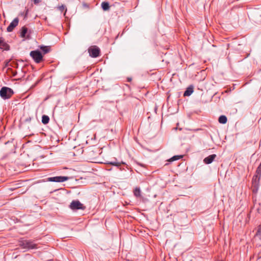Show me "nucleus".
Segmentation results:
<instances>
[{
    "label": "nucleus",
    "instance_id": "obj_24",
    "mask_svg": "<svg viewBox=\"0 0 261 261\" xmlns=\"http://www.w3.org/2000/svg\"><path fill=\"white\" fill-rule=\"evenodd\" d=\"M127 82H131V81H132V78H131V77H127Z\"/></svg>",
    "mask_w": 261,
    "mask_h": 261
},
{
    "label": "nucleus",
    "instance_id": "obj_20",
    "mask_svg": "<svg viewBox=\"0 0 261 261\" xmlns=\"http://www.w3.org/2000/svg\"><path fill=\"white\" fill-rule=\"evenodd\" d=\"M256 177L257 178L258 176H259L261 175V164L257 167L256 171Z\"/></svg>",
    "mask_w": 261,
    "mask_h": 261
},
{
    "label": "nucleus",
    "instance_id": "obj_16",
    "mask_svg": "<svg viewBox=\"0 0 261 261\" xmlns=\"http://www.w3.org/2000/svg\"><path fill=\"white\" fill-rule=\"evenodd\" d=\"M49 118L48 116L44 115L42 117V122L44 124H46L49 122Z\"/></svg>",
    "mask_w": 261,
    "mask_h": 261
},
{
    "label": "nucleus",
    "instance_id": "obj_5",
    "mask_svg": "<svg viewBox=\"0 0 261 261\" xmlns=\"http://www.w3.org/2000/svg\"><path fill=\"white\" fill-rule=\"evenodd\" d=\"M90 56L92 58H97L100 56V50L97 46H92L88 49Z\"/></svg>",
    "mask_w": 261,
    "mask_h": 261
},
{
    "label": "nucleus",
    "instance_id": "obj_7",
    "mask_svg": "<svg viewBox=\"0 0 261 261\" xmlns=\"http://www.w3.org/2000/svg\"><path fill=\"white\" fill-rule=\"evenodd\" d=\"M254 242L256 246H261V225H259L254 238Z\"/></svg>",
    "mask_w": 261,
    "mask_h": 261
},
{
    "label": "nucleus",
    "instance_id": "obj_9",
    "mask_svg": "<svg viewBox=\"0 0 261 261\" xmlns=\"http://www.w3.org/2000/svg\"><path fill=\"white\" fill-rule=\"evenodd\" d=\"M216 158L215 154H213L204 158L203 162L206 164H210L213 162V161Z\"/></svg>",
    "mask_w": 261,
    "mask_h": 261
},
{
    "label": "nucleus",
    "instance_id": "obj_25",
    "mask_svg": "<svg viewBox=\"0 0 261 261\" xmlns=\"http://www.w3.org/2000/svg\"><path fill=\"white\" fill-rule=\"evenodd\" d=\"M219 261H223V260H219Z\"/></svg>",
    "mask_w": 261,
    "mask_h": 261
},
{
    "label": "nucleus",
    "instance_id": "obj_13",
    "mask_svg": "<svg viewBox=\"0 0 261 261\" xmlns=\"http://www.w3.org/2000/svg\"><path fill=\"white\" fill-rule=\"evenodd\" d=\"M219 122L221 124H225L227 122V117L224 115H221L218 119Z\"/></svg>",
    "mask_w": 261,
    "mask_h": 261
},
{
    "label": "nucleus",
    "instance_id": "obj_17",
    "mask_svg": "<svg viewBox=\"0 0 261 261\" xmlns=\"http://www.w3.org/2000/svg\"><path fill=\"white\" fill-rule=\"evenodd\" d=\"M108 164L112 165L113 166H115L117 167L121 166V165H125V163L123 162H109Z\"/></svg>",
    "mask_w": 261,
    "mask_h": 261
},
{
    "label": "nucleus",
    "instance_id": "obj_21",
    "mask_svg": "<svg viewBox=\"0 0 261 261\" xmlns=\"http://www.w3.org/2000/svg\"><path fill=\"white\" fill-rule=\"evenodd\" d=\"M6 46H7V44L2 39H0V47H5Z\"/></svg>",
    "mask_w": 261,
    "mask_h": 261
},
{
    "label": "nucleus",
    "instance_id": "obj_8",
    "mask_svg": "<svg viewBox=\"0 0 261 261\" xmlns=\"http://www.w3.org/2000/svg\"><path fill=\"white\" fill-rule=\"evenodd\" d=\"M19 22V19L18 18H15L14 20L10 23L9 25L7 28V31L8 32H12L14 29L18 25Z\"/></svg>",
    "mask_w": 261,
    "mask_h": 261
},
{
    "label": "nucleus",
    "instance_id": "obj_10",
    "mask_svg": "<svg viewBox=\"0 0 261 261\" xmlns=\"http://www.w3.org/2000/svg\"><path fill=\"white\" fill-rule=\"evenodd\" d=\"M28 33V28L25 27H23L20 30V37L22 38H26L29 39L30 38Z\"/></svg>",
    "mask_w": 261,
    "mask_h": 261
},
{
    "label": "nucleus",
    "instance_id": "obj_2",
    "mask_svg": "<svg viewBox=\"0 0 261 261\" xmlns=\"http://www.w3.org/2000/svg\"><path fill=\"white\" fill-rule=\"evenodd\" d=\"M14 94L13 90L7 87H3L0 90V96L3 99L10 98Z\"/></svg>",
    "mask_w": 261,
    "mask_h": 261
},
{
    "label": "nucleus",
    "instance_id": "obj_6",
    "mask_svg": "<svg viewBox=\"0 0 261 261\" xmlns=\"http://www.w3.org/2000/svg\"><path fill=\"white\" fill-rule=\"evenodd\" d=\"M69 179L70 177L68 176H59L48 177L47 179V181L51 182H62L66 180H68Z\"/></svg>",
    "mask_w": 261,
    "mask_h": 261
},
{
    "label": "nucleus",
    "instance_id": "obj_1",
    "mask_svg": "<svg viewBox=\"0 0 261 261\" xmlns=\"http://www.w3.org/2000/svg\"><path fill=\"white\" fill-rule=\"evenodd\" d=\"M19 246L22 249L28 250L37 249V244L34 241L20 239L18 241Z\"/></svg>",
    "mask_w": 261,
    "mask_h": 261
},
{
    "label": "nucleus",
    "instance_id": "obj_18",
    "mask_svg": "<svg viewBox=\"0 0 261 261\" xmlns=\"http://www.w3.org/2000/svg\"><path fill=\"white\" fill-rule=\"evenodd\" d=\"M182 158V155H174L173 157H172L171 158H170L168 160V161L170 162H173V161H176V160H178L179 159H180Z\"/></svg>",
    "mask_w": 261,
    "mask_h": 261
},
{
    "label": "nucleus",
    "instance_id": "obj_19",
    "mask_svg": "<svg viewBox=\"0 0 261 261\" xmlns=\"http://www.w3.org/2000/svg\"><path fill=\"white\" fill-rule=\"evenodd\" d=\"M58 9L61 12H63L65 11L64 15H65L66 12L67 11V9H66V6L65 5H62L61 6H60L58 7Z\"/></svg>",
    "mask_w": 261,
    "mask_h": 261
},
{
    "label": "nucleus",
    "instance_id": "obj_11",
    "mask_svg": "<svg viewBox=\"0 0 261 261\" xmlns=\"http://www.w3.org/2000/svg\"><path fill=\"white\" fill-rule=\"evenodd\" d=\"M194 91V87L193 86L191 85L189 86L185 91L184 93V96H189L192 94V93Z\"/></svg>",
    "mask_w": 261,
    "mask_h": 261
},
{
    "label": "nucleus",
    "instance_id": "obj_15",
    "mask_svg": "<svg viewBox=\"0 0 261 261\" xmlns=\"http://www.w3.org/2000/svg\"><path fill=\"white\" fill-rule=\"evenodd\" d=\"M40 49L43 51L44 54L49 53L50 50V47L48 46H42Z\"/></svg>",
    "mask_w": 261,
    "mask_h": 261
},
{
    "label": "nucleus",
    "instance_id": "obj_3",
    "mask_svg": "<svg viewBox=\"0 0 261 261\" xmlns=\"http://www.w3.org/2000/svg\"><path fill=\"white\" fill-rule=\"evenodd\" d=\"M30 55L36 63H40L43 61V55L39 50L31 51Z\"/></svg>",
    "mask_w": 261,
    "mask_h": 261
},
{
    "label": "nucleus",
    "instance_id": "obj_23",
    "mask_svg": "<svg viewBox=\"0 0 261 261\" xmlns=\"http://www.w3.org/2000/svg\"><path fill=\"white\" fill-rule=\"evenodd\" d=\"M41 0H33V2L35 5H37L41 2Z\"/></svg>",
    "mask_w": 261,
    "mask_h": 261
},
{
    "label": "nucleus",
    "instance_id": "obj_12",
    "mask_svg": "<svg viewBox=\"0 0 261 261\" xmlns=\"http://www.w3.org/2000/svg\"><path fill=\"white\" fill-rule=\"evenodd\" d=\"M101 6L103 11H108L110 8L109 3L107 2H102L101 4Z\"/></svg>",
    "mask_w": 261,
    "mask_h": 261
},
{
    "label": "nucleus",
    "instance_id": "obj_22",
    "mask_svg": "<svg viewBox=\"0 0 261 261\" xmlns=\"http://www.w3.org/2000/svg\"><path fill=\"white\" fill-rule=\"evenodd\" d=\"M28 13H29V9H25V12H23V13H21V15H23L24 18H25L27 17Z\"/></svg>",
    "mask_w": 261,
    "mask_h": 261
},
{
    "label": "nucleus",
    "instance_id": "obj_4",
    "mask_svg": "<svg viewBox=\"0 0 261 261\" xmlns=\"http://www.w3.org/2000/svg\"><path fill=\"white\" fill-rule=\"evenodd\" d=\"M70 208L72 210L85 209L86 207L79 200H73L69 205Z\"/></svg>",
    "mask_w": 261,
    "mask_h": 261
},
{
    "label": "nucleus",
    "instance_id": "obj_14",
    "mask_svg": "<svg viewBox=\"0 0 261 261\" xmlns=\"http://www.w3.org/2000/svg\"><path fill=\"white\" fill-rule=\"evenodd\" d=\"M133 193L134 196H136V197H139L141 196V190L140 188L139 187H136L134 189Z\"/></svg>",
    "mask_w": 261,
    "mask_h": 261
}]
</instances>
